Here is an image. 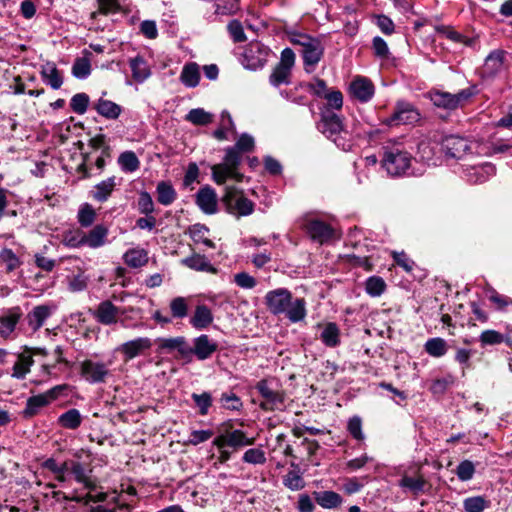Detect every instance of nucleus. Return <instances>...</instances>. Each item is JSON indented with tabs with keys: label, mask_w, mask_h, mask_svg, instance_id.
Listing matches in <instances>:
<instances>
[{
	"label": "nucleus",
	"mask_w": 512,
	"mask_h": 512,
	"mask_svg": "<svg viewBox=\"0 0 512 512\" xmlns=\"http://www.w3.org/2000/svg\"><path fill=\"white\" fill-rule=\"evenodd\" d=\"M265 305L273 315L284 314L291 322L302 321L307 314L304 298H293L286 288H277L266 293Z\"/></svg>",
	"instance_id": "f257e3e1"
},
{
	"label": "nucleus",
	"mask_w": 512,
	"mask_h": 512,
	"mask_svg": "<svg viewBox=\"0 0 512 512\" xmlns=\"http://www.w3.org/2000/svg\"><path fill=\"white\" fill-rule=\"evenodd\" d=\"M381 162L389 175H406L411 166V155L398 145H386L383 147Z\"/></svg>",
	"instance_id": "f03ea898"
},
{
	"label": "nucleus",
	"mask_w": 512,
	"mask_h": 512,
	"mask_svg": "<svg viewBox=\"0 0 512 512\" xmlns=\"http://www.w3.org/2000/svg\"><path fill=\"white\" fill-rule=\"evenodd\" d=\"M241 155L234 147L228 148L224 157V162L212 167V176L217 184H224L228 178L241 182L243 174L238 172L241 163Z\"/></svg>",
	"instance_id": "7ed1b4c3"
},
{
	"label": "nucleus",
	"mask_w": 512,
	"mask_h": 512,
	"mask_svg": "<svg viewBox=\"0 0 512 512\" xmlns=\"http://www.w3.org/2000/svg\"><path fill=\"white\" fill-rule=\"evenodd\" d=\"M127 311V308L118 307L110 300H104L98 304L92 314L95 320L102 325L110 326L120 322L122 327L128 328L130 325L127 324L126 318L120 319V316L124 315ZM129 311H133V308H129ZM142 326V323L131 325L132 328H140Z\"/></svg>",
	"instance_id": "20e7f679"
},
{
	"label": "nucleus",
	"mask_w": 512,
	"mask_h": 512,
	"mask_svg": "<svg viewBox=\"0 0 512 512\" xmlns=\"http://www.w3.org/2000/svg\"><path fill=\"white\" fill-rule=\"evenodd\" d=\"M291 42L300 46L301 54L306 66L314 67L322 58L324 47L321 41L307 34L297 33L291 35Z\"/></svg>",
	"instance_id": "39448f33"
},
{
	"label": "nucleus",
	"mask_w": 512,
	"mask_h": 512,
	"mask_svg": "<svg viewBox=\"0 0 512 512\" xmlns=\"http://www.w3.org/2000/svg\"><path fill=\"white\" fill-rule=\"evenodd\" d=\"M222 201L228 213L240 218L254 211V203L246 198L243 192L234 186H227Z\"/></svg>",
	"instance_id": "423d86ee"
},
{
	"label": "nucleus",
	"mask_w": 512,
	"mask_h": 512,
	"mask_svg": "<svg viewBox=\"0 0 512 512\" xmlns=\"http://www.w3.org/2000/svg\"><path fill=\"white\" fill-rule=\"evenodd\" d=\"M300 227L311 240L321 245L337 238L336 231L331 225L312 216L303 217L300 220Z\"/></svg>",
	"instance_id": "0eeeda50"
},
{
	"label": "nucleus",
	"mask_w": 512,
	"mask_h": 512,
	"mask_svg": "<svg viewBox=\"0 0 512 512\" xmlns=\"http://www.w3.org/2000/svg\"><path fill=\"white\" fill-rule=\"evenodd\" d=\"M255 389L258 391L262 400L259 407L264 411L281 410L284 407L285 394L282 390L276 389L272 381L260 380Z\"/></svg>",
	"instance_id": "6e6552de"
},
{
	"label": "nucleus",
	"mask_w": 512,
	"mask_h": 512,
	"mask_svg": "<svg viewBox=\"0 0 512 512\" xmlns=\"http://www.w3.org/2000/svg\"><path fill=\"white\" fill-rule=\"evenodd\" d=\"M318 130L327 138L331 139L337 146L341 133H346L342 119L333 110L323 108L320 114V121L317 124Z\"/></svg>",
	"instance_id": "1a4fd4ad"
},
{
	"label": "nucleus",
	"mask_w": 512,
	"mask_h": 512,
	"mask_svg": "<svg viewBox=\"0 0 512 512\" xmlns=\"http://www.w3.org/2000/svg\"><path fill=\"white\" fill-rule=\"evenodd\" d=\"M472 96L470 89H463L456 94L434 91L430 94L431 101L437 107L454 110L462 106Z\"/></svg>",
	"instance_id": "9d476101"
},
{
	"label": "nucleus",
	"mask_w": 512,
	"mask_h": 512,
	"mask_svg": "<svg viewBox=\"0 0 512 512\" xmlns=\"http://www.w3.org/2000/svg\"><path fill=\"white\" fill-rule=\"evenodd\" d=\"M420 120V113L413 104L398 101L393 114L386 119L387 125L413 124Z\"/></svg>",
	"instance_id": "9b49d317"
},
{
	"label": "nucleus",
	"mask_w": 512,
	"mask_h": 512,
	"mask_svg": "<svg viewBox=\"0 0 512 512\" xmlns=\"http://www.w3.org/2000/svg\"><path fill=\"white\" fill-rule=\"evenodd\" d=\"M63 388L64 386L61 385L55 386L43 394L29 397L26 403V407L23 410V416L25 418L35 416L40 411V409L54 401L63 390Z\"/></svg>",
	"instance_id": "f8f14e48"
},
{
	"label": "nucleus",
	"mask_w": 512,
	"mask_h": 512,
	"mask_svg": "<svg viewBox=\"0 0 512 512\" xmlns=\"http://www.w3.org/2000/svg\"><path fill=\"white\" fill-rule=\"evenodd\" d=\"M152 347V340L148 337H138L133 340L122 343L116 348V351L121 353L125 361L132 360Z\"/></svg>",
	"instance_id": "ddd939ff"
},
{
	"label": "nucleus",
	"mask_w": 512,
	"mask_h": 512,
	"mask_svg": "<svg viewBox=\"0 0 512 512\" xmlns=\"http://www.w3.org/2000/svg\"><path fill=\"white\" fill-rule=\"evenodd\" d=\"M64 470L65 475L70 473L76 482L83 484L89 491H94L96 489V483L90 476L91 470H87L81 462L72 459L65 460Z\"/></svg>",
	"instance_id": "4468645a"
},
{
	"label": "nucleus",
	"mask_w": 512,
	"mask_h": 512,
	"mask_svg": "<svg viewBox=\"0 0 512 512\" xmlns=\"http://www.w3.org/2000/svg\"><path fill=\"white\" fill-rule=\"evenodd\" d=\"M269 53L270 50L268 47L259 42L251 43L243 55L245 67L252 70L263 67L267 62Z\"/></svg>",
	"instance_id": "2eb2a0df"
},
{
	"label": "nucleus",
	"mask_w": 512,
	"mask_h": 512,
	"mask_svg": "<svg viewBox=\"0 0 512 512\" xmlns=\"http://www.w3.org/2000/svg\"><path fill=\"white\" fill-rule=\"evenodd\" d=\"M81 375L89 383H103L109 375V369L102 362L84 360L81 363Z\"/></svg>",
	"instance_id": "dca6fc26"
},
{
	"label": "nucleus",
	"mask_w": 512,
	"mask_h": 512,
	"mask_svg": "<svg viewBox=\"0 0 512 512\" xmlns=\"http://www.w3.org/2000/svg\"><path fill=\"white\" fill-rule=\"evenodd\" d=\"M218 349L216 341L209 338L208 335L202 334L193 339V346L188 345V351H190V357L195 355L200 361H204L210 358Z\"/></svg>",
	"instance_id": "f3484780"
},
{
	"label": "nucleus",
	"mask_w": 512,
	"mask_h": 512,
	"mask_svg": "<svg viewBox=\"0 0 512 512\" xmlns=\"http://www.w3.org/2000/svg\"><path fill=\"white\" fill-rule=\"evenodd\" d=\"M157 352L172 353L177 351L183 359H190V351H188V343L183 336L170 338H157Z\"/></svg>",
	"instance_id": "a211bd4d"
},
{
	"label": "nucleus",
	"mask_w": 512,
	"mask_h": 512,
	"mask_svg": "<svg viewBox=\"0 0 512 512\" xmlns=\"http://www.w3.org/2000/svg\"><path fill=\"white\" fill-rule=\"evenodd\" d=\"M442 149L449 157L460 159L470 151L471 144L463 137L449 135L442 140Z\"/></svg>",
	"instance_id": "6ab92c4d"
},
{
	"label": "nucleus",
	"mask_w": 512,
	"mask_h": 512,
	"mask_svg": "<svg viewBox=\"0 0 512 512\" xmlns=\"http://www.w3.org/2000/svg\"><path fill=\"white\" fill-rule=\"evenodd\" d=\"M217 194L210 186H205L196 194V204L205 214H214L217 212Z\"/></svg>",
	"instance_id": "aec40b11"
},
{
	"label": "nucleus",
	"mask_w": 512,
	"mask_h": 512,
	"mask_svg": "<svg viewBox=\"0 0 512 512\" xmlns=\"http://www.w3.org/2000/svg\"><path fill=\"white\" fill-rule=\"evenodd\" d=\"M351 94L360 102H368L374 95V85L366 77L358 76L350 84Z\"/></svg>",
	"instance_id": "412c9836"
},
{
	"label": "nucleus",
	"mask_w": 512,
	"mask_h": 512,
	"mask_svg": "<svg viewBox=\"0 0 512 512\" xmlns=\"http://www.w3.org/2000/svg\"><path fill=\"white\" fill-rule=\"evenodd\" d=\"M22 316L21 310L19 307H14L6 314L0 317V337L3 339L9 338L12 332L15 330V327Z\"/></svg>",
	"instance_id": "4be33fe9"
},
{
	"label": "nucleus",
	"mask_w": 512,
	"mask_h": 512,
	"mask_svg": "<svg viewBox=\"0 0 512 512\" xmlns=\"http://www.w3.org/2000/svg\"><path fill=\"white\" fill-rule=\"evenodd\" d=\"M214 320L211 309L205 304H199L190 318V324L197 330L206 329Z\"/></svg>",
	"instance_id": "5701e85b"
},
{
	"label": "nucleus",
	"mask_w": 512,
	"mask_h": 512,
	"mask_svg": "<svg viewBox=\"0 0 512 512\" xmlns=\"http://www.w3.org/2000/svg\"><path fill=\"white\" fill-rule=\"evenodd\" d=\"M318 327L321 329L320 340L325 346L335 348L340 345L341 333L336 323L328 322Z\"/></svg>",
	"instance_id": "b1692460"
},
{
	"label": "nucleus",
	"mask_w": 512,
	"mask_h": 512,
	"mask_svg": "<svg viewBox=\"0 0 512 512\" xmlns=\"http://www.w3.org/2000/svg\"><path fill=\"white\" fill-rule=\"evenodd\" d=\"M41 76L43 81L54 90L60 89L63 84V74L53 62L42 65Z\"/></svg>",
	"instance_id": "393cba45"
},
{
	"label": "nucleus",
	"mask_w": 512,
	"mask_h": 512,
	"mask_svg": "<svg viewBox=\"0 0 512 512\" xmlns=\"http://www.w3.org/2000/svg\"><path fill=\"white\" fill-rule=\"evenodd\" d=\"M108 228L104 225H96L88 233H83L84 245L90 248H99L106 243Z\"/></svg>",
	"instance_id": "a878e982"
},
{
	"label": "nucleus",
	"mask_w": 512,
	"mask_h": 512,
	"mask_svg": "<svg viewBox=\"0 0 512 512\" xmlns=\"http://www.w3.org/2000/svg\"><path fill=\"white\" fill-rule=\"evenodd\" d=\"M52 309L47 305H39L34 307V309L27 315V320L29 326L37 331L40 329L45 320L51 315Z\"/></svg>",
	"instance_id": "bb28decb"
},
{
	"label": "nucleus",
	"mask_w": 512,
	"mask_h": 512,
	"mask_svg": "<svg viewBox=\"0 0 512 512\" xmlns=\"http://www.w3.org/2000/svg\"><path fill=\"white\" fill-rule=\"evenodd\" d=\"M133 79L138 82H144L151 75L149 66L142 56H136L129 60Z\"/></svg>",
	"instance_id": "cd10ccee"
},
{
	"label": "nucleus",
	"mask_w": 512,
	"mask_h": 512,
	"mask_svg": "<svg viewBox=\"0 0 512 512\" xmlns=\"http://www.w3.org/2000/svg\"><path fill=\"white\" fill-rule=\"evenodd\" d=\"M426 481L423 478L421 474L417 475H408L404 474L402 478L399 481V486L404 491H409L413 493L414 495H418L419 493L423 492L425 487Z\"/></svg>",
	"instance_id": "c85d7f7f"
},
{
	"label": "nucleus",
	"mask_w": 512,
	"mask_h": 512,
	"mask_svg": "<svg viewBox=\"0 0 512 512\" xmlns=\"http://www.w3.org/2000/svg\"><path fill=\"white\" fill-rule=\"evenodd\" d=\"M505 51L503 50H494L492 51L485 59L484 63V73L489 76H494L498 73L504 63Z\"/></svg>",
	"instance_id": "c756f323"
},
{
	"label": "nucleus",
	"mask_w": 512,
	"mask_h": 512,
	"mask_svg": "<svg viewBox=\"0 0 512 512\" xmlns=\"http://www.w3.org/2000/svg\"><path fill=\"white\" fill-rule=\"evenodd\" d=\"M495 166L491 163H484L480 166L472 167L468 172L469 181L478 184L483 183L495 174Z\"/></svg>",
	"instance_id": "7c9ffc66"
},
{
	"label": "nucleus",
	"mask_w": 512,
	"mask_h": 512,
	"mask_svg": "<svg viewBox=\"0 0 512 512\" xmlns=\"http://www.w3.org/2000/svg\"><path fill=\"white\" fill-rule=\"evenodd\" d=\"M95 110L99 115L112 120L117 119L122 112L121 106L102 97L95 104Z\"/></svg>",
	"instance_id": "2f4dec72"
},
{
	"label": "nucleus",
	"mask_w": 512,
	"mask_h": 512,
	"mask_svg": "<svg viewBox=\"0 0 512 512\" xmlns=\"http://www.w3.org/2000/svg\"><path fill=\"white\" fill-rule=\"evenodd\" d=\"M34 360L31 353L27 351L18 355V361L13 366L12 377L17 379H24L30 372V367L33 365Z\"/></svg>",
	"instance_id": "473e14b6"
},
{
	"label": "nucleus",
	"mask_w": 512,
	"mask_h": 512,
	"mask_svg": "<svg viewBox=\"0 0 512 512\" xmlns=\"http://www.w3.org/2000/svg\"><path fill=\"white\" fill-rule=\"evenodd\" d=\"M116 186V177L112 176L95 185L92 196L98 202H105Z\"/></svg>",
	"instance_id": "72a5a7b5"
},
{
	"label": "nucleus",
	"mask_w": 512,
	"mask_h": 512,
	"mask_svg": "<svg viewBox=\"0 0 512 512\" xmlns=\"http://www.w3.org/2000/svg\"><path fill=\"white\" fill-rule=\"evenodd\" d=\"M157 201L164 205H171L177 198V192L169 182L161 181L156 187Z\"/></svg>",
	"instance_id": "f704fd0d"
},
{
	"label": "nucleus",
	"mask_w": 512,
	"mask_h": 512,
	"mask_svg": "<svg viewBox=\"0 0 512 512\" xmlns=\"http://www.w3.org/2000/svg\"><path fill=\"white\" fill-rule=\"evenodd\" d=\"M314 496L317 504L326 509L336 508L342 503V497L334 491L315 492Z\"/></svg>",
	"instance_id": "c9c22d12"
},
{
	"label": "nucleus",
	"mask_w": 512,
	"mask_h": 512,
	"mask_svg": "<svg viewBox=\"0 0 512 512\" xmlns=\"http://www.w3.org/2000/svg\"><path fill=\"white\" fill-rule=\"evenodd\" d=\"M182 264L196 271L216 272V269L210 264L206 257L199 254H194L182 259Z\"/></svg>",
	"instance_id": "e433bc0d"
},
{
	"label": "nucleus",
	"mask_w": 512,
	"mask_h": 512,
	"mask_svg": "<svg viewBox=\"0 0 512 512\" xmlns=\"http://www.w3.org/2000/svg\"><path fill=\"white\" fill-rule=\"evenodd\" d=\"M123 259L129 267L139 268L148 262V254L144 249L133 248L124 254Z\"/></svg>",
	"instance_id": "4c0bfd02"
},
{
	"label": "nucleus",
	"mask_w": 512,
	"mask_h": 512,
	"mask_svg": "<svg viewBox=\"0 0 512 512\" xmlns=\"http://www.w3.org/2000/svg\"><path fill=\"white\" fill-rule=\"evenodd\" d=\"M180 79L185 86L196 87L200 80L199 66L194 62L186 64L183 67Z\"/></svg>",
	"instance_id": "58836bf2"
},
{
	"label": "nucleus",
	"mask_w": 512,
	"mask_h": 512,
	"mask_svg": "<svg viewBox=\"0 0 512 512\" xmlns=\"http://www.w3.org/2000/svg\"><path fill=\"white\" fill-rule=\"evenodd\" d=\"M58 423L65 429H77L82 423V416L79 410L72 408L60 415Z\"/></svg>",
	"instance_id": "ea45409f"
},
{
	"label": "nucleus",
	"mask_w": 512,
	"mask_h": 512,
	"mask_svg": "<svg viewBox=\"0 0 512 512\" xmlns=\"http://www.w3.org/2000/svg\"><path fill=\"white\" fill-rule=\"evenodd\" d=\"M425 351L432 357H442L448 351L446 340L440 337L430 338L424 345Z\"/></svg>",
	"instance_id": "a19ab883"
},
{
	"label": "nucleus",
	"mask_w": 512,
	"mask_h": 512,
	"mask_svg": "<svg viewBox=\"0 0 512 512\" xmlns=\"http://www.w3.org/2000/svg\"><path fill=\"white\" fill-rule=\"evenodd\" d=\"M185 119L194 125H207L212 122L213 115L202 108H195L188 112Z\"/></svg>",
	"instance_id": "79ce46f5"
},
{
	"label": "nucleus",
	"mask_w": 512,
	"mask_h": 512,
	"mask_svg": "<svg viewBox=\"0 0 512 512\" xmlns=\"http://www.w3.org/2000/svg\"><path fill=\"white\" fill-rule=\"evenodd\" d=\"M290 74L291 69L277 64L269 77V81L271 85L275 87H278L281 84H289Z\"/></svg>",
	"instance_id": "37998d69"
},
{
	"label": "nucleus",
	"mask_w": 512,
	"mask_h": 512,
	"mask_svg": "<svg viewBox=\"0 0 512 512\" xmlns=\"http://www.w3.org/2000/svg\"><path fill=\"white\" fill-rule=\"evenodd\" d=\"M118 163L121 166L122 170L125 172H134L140 166V161L137 158L136 154L132 151H126L120 154L118 158Z\"/></svg>",
	"instance_id": "c03bdc74"
},
{
	"label": "nucleus",
	"mask_w": 512,
	"mask_h": 512,
	"mask_svg": "<svg viewBox=\"0 0 512 512\" xmlns=\"http://www.w3.org/2000/svg\"><path fill=\"white\" fill-rule=\"evenodd\" d=\"M228 447L239 448L254 444V438H248L241 430H233L228 432Z\"/></svg>",
	"instance_id": "a18cd8bd"
},
{
	"label": "nucleus",
	"mask_w": 512,
	"mask_h": 512,
	"mask_svg": "<svg viewBox=\"0 0 512 512\" xmlns=\"http://www.w3.org/2000/svg\"><path fill=\"white\" fill-rule=\"evenodd\" d=\"M42 466L52 472L57 481L61 483L67 481L68 477L65 475L64 462L58 463L54 458H48L43 462Z\"/></svg>",
	"instance_id": "49530a36"
},
{
	"label": "nucleus",
	"mask_w": 512,
	"mask_h": 512,
	"mask_svg": "<svg viewBox=\"0 0 512 512\" xmlns=\"http://www.w3.org/2000/svg\"><path fill=\"white\" fill-rule=\"evenodd\" d=\"M88 282L89 278L83 272L67 277L68 290L71 292H81L85 290Z\"/></svg>",
	"instance_id": "de8ad7c7"
},
{
	"label": "nucleus",
	"mask_w": 512,
	"mask_h": 512,
	"mask_svg": "<svg viewBox=\"0 0 512 512\" xmlns=\"http://www.w3.org/2000/svg\"><path fill=\"white\" fill-rule=\"evenodd\" d=\"M386 288V284L381 277L372 276L366 280V292L372 297L380 296Z\"/></svg>",
	"instance_id": "09e8293b"
},
{
	"label": "nucleus",
	"mask_w": 512,
	"mask_h": 512,
	"mask_svg": "<svg viewBox=\"0 0 512 512\" xmlns=\"http://www.w3.org/2000/svg\"><path fill=\"white\" fill-rule=\"evenodd\" d=\"M191 397L199 410V414L202 416L207 415L212 405L211 394L209 392H203L201 394L193 393Z\"/></svg>",
	"instance_id": "8fccbe9b"
},
{
	"label": "nucleus",
	"mask_w": 512,
	"mask_h": 512,
	"mask_svg": "<svg viewBox=\"0 0 512 512\" xmlns=\"http://www.w3.org/2000/svg\"><path fill=\"white\" fill-rule=\"evenodd\" d=\"M169 306L174 318L182 319L188 314V303L184 297H176L172 299Z\"/></svg>",
	"instance_id": "3c124183"
},
{
	"label": "nucleus",
	"mask_w": 512,
	"mask_h": 512,
	"mask_svg": "<svg viewBox=\"0 0 512 512\" xmlns=\"http://www.w3.org/2000/svg\"><path fill=\"white\" fill-rule=\"evenodd\" d=\"M488 506V502L482 496L466 498L463 507L466 512H482Z\"/></svg>",
	"instance_id": "603ef678"
},
{
	"label": "nucleus",
	"mask_w": 512,
	"mask_h": 512,
	"mask_svg": "<svg viewBox=\"0 0 512 512\" xmlns=\"http://www.w3.org/2000/svg\"><path fill=\"white\" fill-rule=\"evenodd\" d=\"M91 73L90 61L87 58H78L72 66V74L79 79L88 77Z\"/></svg>",
	"instance_id": "864d4df0"
},
{
	"label": "nucleus",
	"mask_w": 512,
	"mask_h": 512,
	"mask_svg": "<svg viewBox=\"0 0 512 512\" xmlns=\"http://www.w3.org/2000/svg\"><path fill=\"white\" fill-rule=\"evenodd\" d=\"M220 402L223 408L233 411L240 410L243 405L241 399L233 392L222 393Z\"/></svg>",
	"instance_id": "5fc2aeb1"
},
{
	"label": "nucleus",
	"mask_w": 512,
	"mask_h": 512,
	"mask_svg": "<svg viewBox=\"0 0 512 512\" xmlns=\"http://www.w3.org/2000/svg\"><path fill=\"white\" fill-rule=\"evenodd\" d=\"M88 104L89 96L86 93H77L70 101L71 109L79 115H82L87 111Z\"/></svg>",
	"instance_id": "6e6d98bb"
},
{
	"label": "nucleus",
	"mask_w": 512,
	"mask_h": 512,
	"mask_svg": "<svg viewBox=\"0 0 512 512\" xmlns=\"http://www.w3.org/2000/svg\"><path fill=\"white\" fill-rule=\"evenodd\" d=\"M435 155V145L430 141H421L417 147V156L423 162L429 163Z\"/></svg>",
	"instance_id": "4d7b16f0"
},
{
	"label": "nucleus",
	"mask_w": 512,
	"mask_h": 512,
	"mask_svg": "<svg viewBox=\"0 0 512 512\" xmlns=\"http://www.w3.org/2000/svg\"><path fill=\"white\" fill-rule=\"evenodd\" d=\"M0 261L5 265L6 270L11 272L20 265V261L11 249H3L0 252Z\"/></svg>",
	"instance_id": "13d9d810"
},
{
	"label": "nucleus",
	"mask_w": 512,
	"mask_h": 512,
	"mask_svg": "<svg viewBox=\"0 0 512 512\" xmlns=\"http://www.w3.org/2000/svg\"><path fill=\"white\" fill-rule=\"evenodd\" d=\"M475 466L472 461L464 460L460 462L456 469V475L461 481H469L473 478Z\"/></svg>",
	"instance_id": "bf43d9fd"
},
{
	"label": "nucleus",
	"mask_w": 512,
	"mask_h": 512,
	"mask_svg": "<svg viewBox=\"0 0 512 512\" xmlns=\"http://www.w3.org/2000/svg\"><path fill=\"white\" fill-rule=\"evenodd\" d=\"M138 210L141 214H144L146 216L154 212L153 199L151 195L146 191H142L139 193Z\"/></svg>",
	"instance_id": "052dcab7"
},
{
	"label": "nucleus",
	"mask_w": 512,
	"mask_h": 512,
	"mask_svg": "<svg viewBox=\"0 0 512 512\" xmlns=\"http://www.w3.org/2000/svg\"><path fill=\"white\" fill-rule=\"evenodd\" d=\"M284 485L293 490L298 491L304 487V480L296 471H289L283 478Z\"/></svg>",
	"instance_id": "680f3d73"
},
{
	"label": "nucleus",
	"mask_w": 512,
	"mask_h": 512,
	"mask_svg": "<svg viewBox=\"0 0 512 512\" xmlns=\"http://www.w3.org/2000/svg\"><path fill=\"white\" fill-rule=\"evenodd\" d=\"M243 461L249 464H264L266 462L265 452L259 448L248 449L243 455Z\"/></svg>",
	"instance_id": "e2e57ef3"
},
{
	"label": "nucleus",
	"mask_w": 512,
	"mask_h": 512,
	"mask_svg": "<svg viewBox=\"0 0 512 512\" xmlns=\"http://www.w3.org/2000/svg\"><path fill=\"white\" fill-rule=\"evenodd\" d=\"M479 339L483 346L497 345L504 341V336L495 330H485L481 333Z\"/></svg>",
	"instance_id": "0e129e2a"
},
{
	"label": "nucleus",
	"mask_w": 512,
	"mask_h": 512,
	"mask_svg": "<svg viewBox=\"0 0 512 512\" xmlns=\"http://www.w3.org/2000/svg\"><path fill=\"white\" fill-rule=\"evenodd\" d=\"M95 211L89 205L85 204L78 212V221L83 227H89L95 220Z\"/></svg>",
	"instance_id": "69168bd1"
},
{
	"label": "nucleus",
	"mask_w": 512,
	"mask_h": 512,
	"mask_svg": "<svg viewBox=\"0 0 512 512\" xmlns=\"http://www.w3.org/2000/svg\"><path fill=\"white\" fill-rule=\"evenodd\" d=\"M324 99L327 101L325 108L340 110L343 106V95L339 90H330Z\"/></svg>",
	"instance_id": "338daca9"
},
{
	"label": "nucleus",
	"mask_w": 512,
	"mask_h": 512,
	"mask_svg": "<svg viewBox=\"0 0 512 512\" xmlns=\"http://www.w3.org/2000/svg\"><path fill=\"white\" fill-rule=\"evenodd\" d=\"M227 29L234 42H244L246 40V35L240 21L232 20L228 24Z\"/></svg>",
	"instance_id": "774afa93"
}]
</instances>
